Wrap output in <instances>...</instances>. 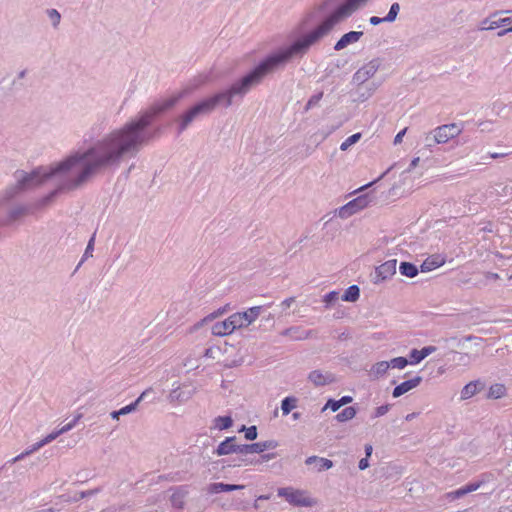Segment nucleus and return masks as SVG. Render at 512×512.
Instances as JSON below:
<instances>
[{"instance_id":"nucleus-1","label":"nucleus","mask_w":512,"mask_h":512,"mask_svg":"<svg viewBox=\"0 0 512 512\" xmlns=\"http://www.w3.org/2000/svg\"><path fill=\"white\" fill-rule=\"evenodd\" d=\"M348 19L339 7H336L313 30L297 38L290 45L269 55L260 62L252 71L234 82L228 89L203 99L179 116V133L185 131L197 118L210 114L218 105L229 107L235 98H243L251 89L258 86L270 73L287 63L302 59L321 39L327 36L339 23Z\"/></svg>"},{"instance_id":"nucleus-2","label":"nucleus","mask_w":512,"mask_h":512,"mask_svg":"<svg viewBox=\"0 0 512 512\" xmlns=\"http://www.w3.org/2000/svg\"><path fill=\"white\" fill-rule=\"evenodd\" d=\"M120 163L104 138L98 139L86 151L76 152L49 167L47 175L52 176L56 188L43 197L38 205H49L58 194L76 190L99 172L118 167Z\"/></svg>"},{"instance_id":"nucleus-3","label":"nucleus","mask_w":512,"mask_h":512,"mask_svg":"<svg viewBox=\"0 0 512 512\" xmlns=\"http://www.w3.org/2000/svg\"><path fill=\"white\" fill-rule=\"evenodd\" d=\"M187 93V90H183L154 103L150 108L141 112L137 118L103 136L121 162L138 154L150 140L146 128L158 115L174 107Z\"/></svg>"},{"instance_id":"nucleus-4","label":"nucleus","mask_w":512,"mask_h":512,"mask_svg":"<svg viewBox=\"0 0 512 512\" xmlns=\"http://www.w3.org/2000/svg\"><path fill=\"white\" fill-rule=\"evenodd\" d=\"M187 93V90H183L154 103L150 108L141 112L137 118L103 136L121 162L138 154L150 140L146 128L158 115L174 107Z\"/></svg>"},{"instance_id":"nucleus-5","label":"nucleus","mask_w":512,"mask_h":512,"mask_svg":"<svg viewBox=\"0 0 512 512\" xmlns=\"http://www.w3.org/2000/svg\"><path fill=\"white\" fill-rule=\"evenodd\" d=\"M48 173L49 168L47 169L42 167L32 171L31 173H27L22 170L16 171V185L6 190L7 198L10 199L22 191L35 188L44 184L48 180H52V176L47 175Z\"/></svg>"},{"instance_id":"nucleus-6","label":"nucleus","mask_w":512,"mask_h":512,"mask_svg":"<svg viewBox=\"0 0 512 512\" xmlns=\"http://www.w3.org/2000/svg\"><path fill=\"white\" fill-rule=\"evenodd\" d=\"M278 496L284 497L291 505L299 507H313L317 500L310 497L306 490L283 487L277 490Z\"/></svg>"},{"instance_id":"nucleus-7","label":"nucleus","mask_w":512,"mask_h":512,"mask_svg":"<svg viewBox=\"0 0 512 512\" xmlns=\"http://www.w3.org/2000/svg\"><path fill=\"white\" fill-rule=\"evenodd\" d=\"M381 65L380 59H372L370 62L366 63L362 67H360L352 77L353 84H364L372 78L376 72L378 71Z\"/></svg>"},{"instance_id":"nucleus-8","label":"nucleus","mask_w":512,"mask_h":512,"mask_svg":"<svg viewBox=\"0 0 512 512\" xmlns=\"http://www.w3.org/2000/svg\"><path fill=\"white\" fill-rule=\"evenodd\" d=\"M461 131V128L455 123L442 125L434 129L432 140L437 144H443L457 137Z\"/></svg>"},{"instance_id":"nucleus-9","label":"nucleus","mask_w":512,"mask_h":512,"mask_svg":"<svg viewBox=\"0 0 512 512\" xmlns=\"http://www.w3.org/2000/svg\"><path fill=\"white\" fill-rule=\"evenodd\" d=\"M503 13H512V11L506 10V11H497V12L493 13L490 17H487L481 21L479 30L490 31V30H494L498 27L511 24L512 17L495 19L497 17V15L503 14Z\"/></svg>"},{"instance_id":"nucleus-10","label":"nucleus","mask_w":512,"mask_h":512,"mask_svg":"<svg viewBox=\"0 0 512 512\" xmlns=\"http://www.w3.org/2000/svg\"><path fill=\"white\" fill-rule=\"evenodd\" d=\"M397 261L395 259L388 260L378 266L375 270L374 283L382 282L396 273Z\"/></svg>"},{"instance_id":"nucleus-11","label":"nucleus","mask_w":512,"mask_h":512,"mask_svg":"<svg viewBox=\"0 0 512 512\" xmlns=\"http://www.w3.org/2000/svg\"><path fill=\"white\" fill-rule=\"evenodd\" d=\"M355 85L357 86L355 90L356 97L353 99V101L357 103H363L367 101L370 97L373 96V94L376 92L379 86L375 82Z\"/></svg>"},{"instance_id":"nucleus-12","label":"nucleus","mask_w":512,"mask_h":512,"mask_svg":"<svg viewBox=\"0 0 512 512\" xmlns=\"http://www.w3.org/2000/svg\"><path fill=\"white\" fill-rule=\"evenodd\" d=\"M235 440V436L227 437L218 445L214 453L217 456L230 455L233 453L242 454V445L235 444Z\"/></svg>"},{"instance_id":"nucleus-13","label":"nucleus","mask_w":512,"mask_h":512,"mask_svg":"<svg viewBox=\"0 0 512 512\" xmlns=\"http://www.w3.org/2000/svg\"><path fill=\"white\" fill-rule=\"evenodd\" d=\"M277 446L278 442L275 440H267L253 444H242V454L262 453L268 449H275Z\"/></svg>"},{"instance_id":"nucleus-14","label":"nucleus","mask_w":512,"mask_h":512,"mask_svg":"<svg viewBox=\"0 0 512 512\" xmlns=\"http://www.w3.org/2000/svg\"><path fill=\"white\" fill-rule=\"evenodd\" d=\"M195 393V389L190 386H178L175 389H173L168 398L170 402H177V403H184L188 401L193 394Z\"/></svg>"},{"instance_id":"nucleus-15","label":"nucleus","mask_w":512,"mask_h":512,"mask_svg":"<svg viewBox=\"0 0 512 512\" xmlns=\"http://www.w3.org/2000/svg\"><path fill=\"white\" fill-rule=\"evenodd\" d=\"M308 380L316 387L325 386L335 382V377L330 372L313 370L308 374Z\"/></svg>"},{"instance_id":"nucleus-16","label":"nucleus","mask_w":512,"mask_h":512,"mask_svg":"<svg viewBox=\"0 0 512 512\" xmlns=\"http://www.w3.org/2000/svg\"><path fill=\"white\" fill-rule=\"evenodd\" d=\"M485 383L480 379L467 383L460 391V400H468L484 390Z\"/></svg>"},{"instance_id":"nucleus-17","label":"nucleus","mask_w":512,"mask_h":512,"mask_svg":"<svg viewBox=\"0 0 512 512\" xmlns=\"http://www.w3.org/2000/svg\"><path fill=\"white\" fill-rule=\"evenodd\" d=\"M421 382H422V377L421 376H415L414 378L409 379L407 381H404L401 384L397 385L394 388V390L392 392V395L395 398L400 397L403 394L409 392L410 390L418 387Z\"/></svg>"},{"instance_id":"nucleus-18","label":"nucleus","mask_w":512,"mask_h":512,"mask_svg":"<svg viewBox=\"0 0 512 512\" xmlns=\"http://www.w3.org/2000/svg\"><path fill=\"white\" fill-rule=\"evenodd\" d=\"M363 36L362 31H350L344 34L335 44L334 49L336 51L343 50L347 46L354 44L360 40Z\"/></svg>"},{"instance_id":"nucleus-19","label":"nucleus","mask_w":512,"mask_h":512,"mask_svg":"<svg viewBox=\"0 0 512 512\" xmlns=\"http://www.w3.org/2000/svg\"><path fill=\"white\" fill-rule=\"evenodd\" d=\"M400 11V5L399 3L395 2L390 6L389 12L387 15L383 18L372 16L369 19V22L371 25L376 26L379 25L382 22H388L392 23L397 19L398 13Z\"/></svg>"},{"instance_id":"nucleus-20","label":"nucleus","mask_w":512,"mask_h":512,"mask_svg":"<svg viewBox=\"0 0 512 512\" xmlns=\"http://www.w3.org/2000/svg\"><path fill=\"white\" fill-rule=\"evenodd\" d=\"M189 491L186 486H179L173 489V493L170 497V501L173 507L177 509H183L185 505V499L188 496Z\"/></svg>"},{"instance_id":"nucleus-21","label":"nucleus","mask_w":512,"mask_h":512,"mask_svg":"<svg viewBox=\"0 0 512 512\" xmlns=\"http://www.w3.org/2000/svg\"><path fill=\"white\" fill-rule=\"evenodd\" d=\"M370 0H345L338 7L342 10L347 18L352 16L357 10L365 6Z\"/></svg>"},{"instance_id":"nucleus-22","label":"nucleus","mask_w":512,"mask_h":512,"mask_svg":"<svg viewBox=\"0 0 512 512\" xmlns=\"http://www.w3.org/2000/svg\"><path fill=\"white\" fill-rule=\"evenodd\" d=\"M306 465H315L318 472L328 470L333 467V462L327 458L310 456L305 460Z\"/></svg>"},{"instance_id":"nucleus-23","label":"nucleus","mask_w":512,"mask_h":512,"mask_svg":"<svg viewBox=\"0 0 512 512\" xmlns=\"http://www.w3.org/2000/svg\"><path fill=\"white\" fill-rule=\"evenodd\" d=\"M234 331L230 319L227 318L224 321L217 322L212 326L211 332L215 336H226Z\"/></svg>"},{"instance_id":"nucleus-24","label":"nucleus","mask_w":512,"mask_h":512,"mask_svg":"<svg viewBox=\"0 0 512 512\" xmlns=\"http://www.w3.org/2000/svg\"><path fill=\"white\" fill-rule=\"evenodd\" d=\"M152 392H153L152 388H148V389L144 390L133 403H131L119 410L120 415L124 416V415L130 414V413L136 411L139 403L141 401H143Z\"/></svg>"},{"instance_id":"nucleus-25","label":"nucleus","mask_w":512,"mask_h":512,"mask_svg":"<svg viewBox=\"0 0 512 512\" xmlns=\"http://www.w3.org/2000/svg\"><path fill=\"white\" fill-rule=\"evenodd\" d=\"M480 486H481V482L470 483V484H468L464 487H461L453 492H450L449 497H451L452 499H459V498L467 495L468 493L478 490Z\"/></svg>"},{"instance_id":"nucleus-26","label":"nucleus","mask_w":512,"mask_h":512,"mask_svg":"<svg viewBox=\"0 0 512 512\" xmlns=\"http://www.w3.org/2000/svg\"><path fill=\"white\" fill-rule=\"evenodd\" d=\"M390 368V364L388 361H380L375 363L370 369V376L374 379H378L384 376L388 369Z\"/></svg>"},{"instance_id":"nucleus-27","label":"nucleus","mask_w":512,"mask_h":512,"mask_svg":"<svg viewBox=\"0 0 512 512\" xmlns=\"http://www.w3.org/2000/svg\"><path fill=\"white\" fill-rule=\"evenodd\" d=\"M261 312V306H254L244 312H241L244 322L247 323V327L251 325L261 315Z\"/></svg>"},{"instance_id":"nucleus-28","label":"nucleus","mask_w":512,"mask_h":512,"mask_svg":"<svg viewBox=\"0 0 512 512\" xmlns=\"http://www.w3.org/2000/svg\"><path fill=\"white\" fill-rule=\"evenodd\" d=\"M369 203H370V198L368 195H361V196L351 200L350 202H348V204L350 205V207L352 208V210L355 213L366 208Z\"/></svg>"},{"instance_id":"nucleus-29","label":"nucleus","mask_w":512,"mask_h":512,"mask_svg":"<svg viewBox=\"0 0 512 512\" xmlns=\"http://www.w3.org/2000/svg\"><path fill=\"white\" fill-rule=\"evenodd\" d=\"M506 395V387L504 384L496 383L490 386L487 398L499 399Z\"/></svg>"},{"instance_id":"nucleus-30","label":"nucleus","mask_w":512,"mask_h":512,"mask_svg":"<svg viewBox=\"0 0 512 512\" xmlns=\"http://www.w3.org/2000/svg\"><path fill=\"white\" fill-rule=\"evenodd\" d=\"M443 263L444 261L439 257H429L421 264L420 268L422 272H429L440 267Z\"/></svg>"},{"instance_id":"nucleus-31","label":"nucleus","mask_w":512,"mask_h":512,"mask_svg":"<svg viewBox=\"0 0 512 512\" xmlns=\"http://www.w3.org/2000/svg\"><path fill=\"white\" fill-rule=\"evenodd\" d=\"M98 491H99L98 489L83 491V492L78 493L74 497H70L68 495H61L58 497V499L60 502H76L85 497L92 496V495L96 494Z\"/></svg>"},{"instance_id":"nucleus-32","label":"nucleus","mask_w":512,"mask_h":512,"mask_svg":"<svg viewBox=\"0 0 512 512\" xmlns=\"http://www.w3.org/2000/svg\"><path fill=\"white\" fill-rule=\"evenodd\" d=\"M360 296V289L357 285H351L349 286L344 294L341 296V299L343 301L347 302H355L358 300Z\"/></svg>"},{"instance_id":"nucleus-33","label":"nucleus","mask_w":512,"mask_h":512,"mask_svg":"<svg viewBox=\"0 0 512 512\" xmlns=\"http://www.w3.org/2000/svg\"><path fill=\"white\" fill-rule=\"evenodd\" d=\"M399 270L402 275L409 278H413L418 274V268L410 262H401Z\"/></svg>"},{"instance_id":"nucleus-34","label":"nucleus","mask_w":512,"mask_h":512,"mask_svg":"<svg viewBox=\"0 0 512 512\" xmlns=\"http://www.w3.org/2000/svg\"><path fill=\"white\" fill-rule=\"evenodd\" d=\"M42 447H43V443L40 440V441L34 443L33 445H31L28 449L23 451L21 454H19L16 457H14L10 462L11 463H16V462L24 459L25 457L31 455L32 453L38 451Z\"/></svg>"},{"instance_id":"nucleus-35","label":"nucleus","mask_w":512,"mask_h":512,"mask_svg":"<svg viewBox=\"0 0 512 512\" xmlns=\"http://www.w3.org/2000/svg\"><path fill=\"white\" fill-rule=\"evenodd\" d=\"M233 420L230 416H218L214 419V426L219 430H225L232 426Z\"/></svg>"},{"instance_id":"nucleus-36","label":"nucleus","mask_w":512,"mask_h":512,"mask_svg":"<svg viewBox=\"0 0 512 512\" xmlns=\"http://www.w3.org/2000/svg\"><path fill=\"white\" fill-rule=\"evenodd\" d=\"M296 404L297 399L294 397H286L283 399L281 403V410L283 415H288L296 407Z\"/></svg>"},{"instance_id":"nucleus-37","label":"nucleus","mask_w":512,"mask_h":512,"mask_svg":"<svg viewBox=\"0 0 512 512\" xmlns=\"http://www.w3.org/2000/svg\"><path fill=\"white\" fill-rule=\"evenodd\" d=\"M356 415V409L354 407H346L344 410H342L340 413L336 415V419L339 422H345L348 420H351Z\"/></svg>"},{"instance_id":"nucleus-38","label":"nucleus","mask_w":512,"mask_h":512,"mask_svg":"<svg viewBox=\"0 0 512 512\" xmlns=\"http://www.w3.org/2000/svg\"><path fill=\"white\" fill-rule=\"evenodd\" d=\"M232 324V329H241L247 327V323L244 322L241 312H237L228 317Z\"/></svg>"},{"instance_id":"nucleus-39","label":"nucleus","mask_w":512,"mask_h":512,"mask_svg":"<svg viewBox=\"0 0 512 512\" xmlns=\"http://www.w3.org/2000/svg\"><path fill=\"white\" fill-rule=\"evenodd\" d=\"M453 361L458 365L467 366L470 363V356L467 353L454 352Z\"/></svg>"},{"instance_id":"nucleus-40","label":"nucleus","mask_w":512,"mask_h":512,"mask_svg":"<svg viewBox=\"0 0 512 512\" xmlns=\"http://www.w3.org/2000/svg\"><path fill=\"white\" fill-rule=\"evenodd\" d=\"M361 133H355L348 137L342 144L340 145V149L342 151H346L350 146L357 143L361 139Z\"/></svg>"},{"instance_id":"nucleus-41","label":"nucleus","mask_w":512,"mask_h":512,"mask_svg":"<svg viewBox=\"0 0 512 512\" xmlns=\"http://www.w3.org/2000/svg\"><path fill=\"white\" fill-rule=\"evenodd\" d=\"M390 364V367L397 368V369H403L408 365V360L405 357H396L388 361Z\"/></svg>"},{"instance_id":"nucleus-42","label":"nucleus","mask_w":512,"mask_h":512,"mask_svg":"<svg viewBox=\"0 0 512 512\" xmlns=\"http://www.w3.org/2000/svg\"><path fill=\"white\" fill-rule=\"evenodd\" d=\"M47 15L52 23L54 28H57L60 24L61 15L56 9H49L47 11Z\"/></svg>"},{"instance_id":"nucleus-43","label":"nucleus","mask_w":512,"mask_h":512,"mask_svg":"<svg viewBox=\"0 0 512 512\" xmlns=\"http://www.w3.org/2000/svg\"><path fill=\"white\" fill-rule=\"evenodd\" d=\"M355 214L350 205L347 203L337 210V215L342 219H347Z\"/></svg>"},{"instance_id":"nucleus-44","label":"nucleus","mask_w":512,"mask_h":512,"mask_svg":"<svg viewBox=\"0 0 512 512\" xmlns=\"http://www.w3.org/2000/svg\"><path fill=\"white\" fill-rule=\"evenodd\" d=\"M340 298V295L336 291H331L328 294L324 296V302L326 304V307L332 306L336 301H338Z\"/></svg>"},{"instance_id":"nucleus-45","label":"nucleus","mask_w":512,"mask_h":512,"mask_svg":"<svg viewBox=\"0 0 512 512\" xmlns=\"http://www.w3.org/2000/svg\"><path fill=\"white\" fill-rule=\"evenodd\" d=\"M241 431H245V438L246 440L252 441L257 438V428L256 426H250L246 428L245 426H242Z\"/></svg>"},{"instance_id":"nucleus-46","label":"nucleus","mask_w":512,"mask_h":512,"mask_svg":"<svg viewBox=\"0 0 512 512\" xmlns=\"http://www.w3.org/2000/svg\"><path fill=\"white\" fill-rule=\"evenodd\" d=\"M322 97H323V92H319V93L311 96L305 106V111H308L312 107L316 106L319 103V101L322 99Z\"/></svg>"},{"instance_id":"nucleus-47","label":"nucleus","mask_w":512,"mask_h":512,"mask_svg":"<svg viewBox=\"0 0 512 512\" xmlns=\"http://www.w3.org/2000/svg\"><path fill=\"white\" fill-rule=\"evenodd\" d=\"M81 418V415L79 414L78 416H76L71 422L63 425L60 429H58V433L60 435L70 431L75 425L76 423L79 421V419Z\"/></svg>"},{"instance_id":"nucleus-48","label":"nucleus","mask_w":512,"mask_h":512,"mask_svg":"<svg viewBox=\"0 0 512 512\" xmlns=\"http://www.w3.org/2000/svg\"><path fill=\"white\" fill-rule=\"evenodd\" d=\"M27 209L25 207H16L10 211V218L12 220H16L24 215H26Z\"/></svg>"},{"instance_id":"nucleus-49","label":"nucleus","mask_w":512,"mask_h":512,"mask_svg":"<svg viewBox=\"0 0 512 512\" xmlns=\"http://www.w3.org/2000/svg\"><path fill=\"white\" fill-rule=\"evenodd\" d=\"M410 358L412 364H417L424 359L422 355V350L413 349L410 352Z\"/></svg>"},{"instance_id":"nucleus-50","label":"nucleus","mask_w":512,"mask_h":512,"mask_svg":"<svg viewBox=\"0 0 512 512\" xmlns=\"http://www.w3.org/2000/svg\"><path fill=\"white\" fill-rule=\"evenodd\" d=\"M206 491L209 494H217L223 492L222 483H211L206 487Z\"/></svg>"},{"instance_id":"nucleus-51","label":"nucleus","mask_w":512,"mask_h":512,"mask_svg":"<svg viewBox=\"0 0 512 512\" xmlns=\"http://www.w3.org/2000/svg\"><path fill=\"white\" fill-rule=\"evenodd\" d=\"M327 408H330L333 412H336L338 409L341 408L339 400L329 399L326 405L323 407V411L326 410Z\"/></svg>"},{"instance_id":"nucleus-52","label":"nucleus","mask_w":512,"mask_h":512,"mask_svg":"<svg viewBox=\"0 0 512 512\" xmlns=\"http://www.w3.org/2000/svg\"><path fill=\"white\" fill-rule=\"evenodd\" d=\"M222 487H223V492H231V491L243 489L244 485L222 483Z\"/></svg>"},{"instance_id":"nucleus-53","label":"nucleus","mask_w":512,"mask_h":512,"mask_svg":"<svg viewBox=\"0 0 512 512\" xmlns=\"http://www.w3.org/2000/svg\"><path fill=\"white\" fill-rule=\"evenodd\" d=\"M58 436H60L58 431H54V432L48 434L45 438H43L41 440V442L43 443V446H45L46 444H49L50 442L55 440Z\"/></svg>"},{"instance_id":"nucleus-54","label":"nucleus","mask_w":512,"mask_h":512,"mask_svg":"<svg viewBox=\"0 0 512 512\" xmlns=\"http://www.w3.org/2000/svg\"><path fill=\"white\" fill-rule=\"evenodd\" d=\"M295 302V298L294 297H290V298H287L285 299L284 301L281 302L280 304V307L282 309V312L286 311L288 308L291 307V305Z\"/></svg>"},{"instance_id":"nucleus-55","label":"nucleus","mask_w":512,"mask_h":512,"mask_svg":"<svg viewBox=\"0 0 512 512\" xmlns=\"http://www.w3.org/2000/svg\"><path fill=\"white\" fill-rule=\"evenodd\" d=\"M388 410H389L388 405H382V406L377 407L375 410V417H380V416L385 415L388 412Z\"/></svg>"},{"instance_id":"nucleus-56","label":"nucleus","mask_w":512,"mask_h":512,"mask_svg":"<svg viewBox=\"0 0 512 512\" xmlns=\"http://www.w3.org/2000/svg\"><path fill=\"white\" fill-rule=\"evenodd\" d=\"M93 247H94V236H92L91 239L89 240L84 255L87 257L92 256Z\"/></svg>"},{"instance_id":"nucleus-57","label":"nucleus","mask_w":512,"mask_h":512,"mask_svg":"<svg viewBox=\"0 0 512 512\" xmlns=\"http://www.w3.org/2000/svg\"><path fill=\"white\" fill-rule=\"evenodd\" d=\"M421 350H422V355L424 356V358H426L427 356H429L430 354H432L433 352L436 351V347L435 346H425Z\"/></svg>"},{"instance_id":"nucleus-58","label":"nucleus","mask_w":512,"mask_h":512,"mask_svg":"<svg viewBox=\"0 0 512 512\" xmlns=\"http://www.w3.org/2000/svg\"><path fill=\"white\" fill-rule=\"evenodd\" d=\"M217 315L216 314H210L208 315L207 317H205L204 319H202L200 322H198L194 327L195 329H198L199 327H201L204 323L206 322H209V321H212Z\"/></svg>"},{"instance_id":"nucleus-59","label":"nucleus","mask_w":512,"mask_h":512,"mask_svg":"<svg viewBox=\"0 0 512 512\" xmlns=\"http://www.w3.org/2000/svg\"><path fill=\"white\" fill-rule=\"evenodd\" d=\"M406 131H407V128H404L399 133H397V135L394 138V144L395 145L400 144L402 142V139H403Z\"/></svg>"},{"instance_id":"nucleus-60","label":"nucleus","mask_w":512,"mask_h":512,"mask_svg":"<svg viewBox=\"0 0 512 512\" xmlns=\"http://www.w3.org/2000/svg\"><path fill=\"white\" fill-rule=\"evenodd\" d=\"M276 457V454L275 453H268V454H264L261 456V458L259 460H257L254 464H257V463H260V462H263V461H269L271 459H274Z\"/></svg>"},{"instance_id":"nucleus-61","label":"nucleus","mask_w":512,"mask_h":512,"mask_svg":"<svg viewBox=\"0 0 512 512\" xmlns=\"http://www.w3.org/2000/svg\"><path fill=\"white\" fill-rule=\"evenodd\" d=\"M484 277L486 278V280H497L500 278V276L497 273L493 272H485Z\"/></svg>"},{"instance_id":"nucleus-62","label":"nucleus","mask_w":512,"mask_h":512,"mask_svg":"<svg viewBox=\"0 0 512 512\" xmlns=\"http://www.w3.org/2000/svg\"><path fill=\"white\" fill-rule=\"evenodd\" d=\"M369 467V462H368V458H362L360 461H359V469L360 470H365L366 468Z\"/></svg>"},{"instance_id":"nucleus-63","label":"nucleus","mask_w":512,"mask_h":512,"mask_svg":"<svg viewBox=\"0 0 512 512\" xmlns=\"http://www.w3.org/2000/svg\"><path fill=\"white\" fill-rule=\"evenodd\" d=\"M339 402H340V405L342 407V406L352 402V397L351 396H343L341 399H339Z\"/></svg>"},{"instance_id":"nucleus-64","label":"nucleus","mask_w":512,"mask_h":512,"mask_svg":"<svg viewBox=\"0 0 512 512\" xmlns=\"http://www.w3.org/2000/svg\"><path fill=\"white\" fill-rule=\"evenodd\" d=\"M36 512H61V510L54 508V507H49V508H44V509L38 510Z\"/></svg>"}]
</instances>
